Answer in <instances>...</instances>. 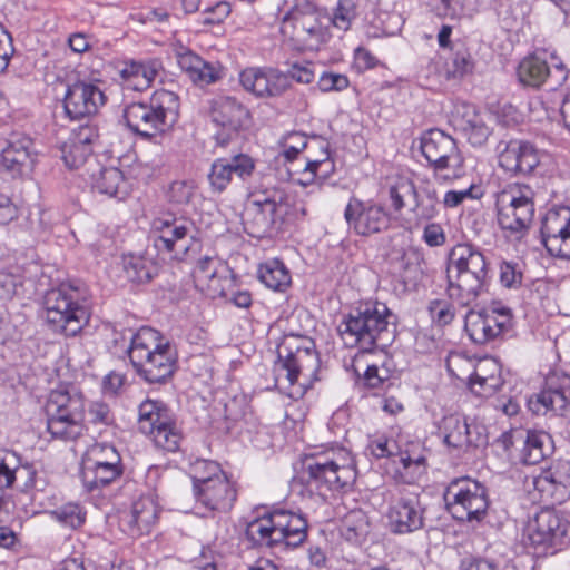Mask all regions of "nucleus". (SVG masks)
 <instances>
[{"label": "nucleus", "mask_w": 570, "mask_h": 570, "mask_svg": "<svg viewBox=\"0 0 570 570\" xmlns=\"http://www.w3.org/2000/svg\"><path fill=\"white\" fill-rule=\"evenodd\" d=\"M279 155L283 156L286 161L295 160L304 150H312V145L307 137L304 134L297 131L285 135L279 140Z\"/></svg>", "instance_id": "nucleus-52"}, {"label": "nucleus", "mask_w": 570, "mask_h": 570, "mask_svg": "<svg viewBox=\"0 0 570 570\" xmlns=\"http://www.w3.org/2000/svg\"><path fill=\"white\" fill-rule=\"evenodd\" d=\"M344 218L348 227L361 236L379 234L390 225V215L383 205L356 197L350 198Z\"/></svg>", "instance_id": "nucleus-20"}, {"label": "nucleus", "mask_w": 570, "mask_h": 570, "mask_svg": "<svg viewBox=\"0 0 570 570\" xmlns=\"http://www.w3.org/2000/svg\"><path fill=\"white\" fill-rule=\"evenodd\" d=\"M287 193L276 186L259 184L253 186L247 196L245 226L253 236L271 234L288 214Z\"/></svg>", "instance_id": "nucleus-8"}, {"label": "nucleus", "mask_w": 570, "mask_h": 570, "mask_svg": "<svg viewBox=\"0 0 570 570\" xmlns=\"http://www.w3.org/2000/svg\"><path fill=\"white\" fill-rule=\"evenodd\" d=\"M189 474L193 479L194 491L202 488L213 479H222L226 476L220 465L212 460L196 459L190 463Z\"/></svg>", "instance_id": "nucleus-50"}, {"label": "nucleus", "mask_w": 570, "mask_h": 570, "mask_svg": "<svg viewBox=\"0 0 570 570\" xmlns=\"http://www.w3.org/2000/svg\"><path fill=\"white\" fill-rule=\"evenodd\" d=\"M275 522L274 511L257 518L248 523L246 533L247 537L257 544L274 546L277 544L274 538Z\"/></svg>", "instance_id": "nucleus-49"}, {"label": "nucleus", "mask_w": 570, "mask_h": 570, "mask_svg": "<svg viewBox=\"0 0 570 570\" xmlns=\"http://www.w3.org/2000/svg\"><path fill=\"white\" fill-rule=\"evenodd\" d=\"M51 517L65 527L80 528L86 521V511L75 502H68L50 512Z\"/></svg>", "instance_id": "nucleus-51"}, {"label": "nucleus", "mask_w": 570, "mask_h": 570, "mask_svg": "<svg viewBox=\"0 0 570 570\" xmlns=\"http://www.w3.org/2000/svg\"><path fill=\"white\" fill-rule=\"evenodd\" d=\"M179 106V97L175 92L159 89L148 101L127 105L122 117L132 132L150 139L166 132L176 124Z\"/></svg>", "instance_id": "nucleus-4"}, {"label": "nucleus", "mask_w": 570, "mask_h": 570, "mask_svg": "<svg viewBox=\"0 0 570 570\" xmlns=\"http://www.w3.org/2000/svg\"><path fill=\"white\" fill-rule=\"evenodd\" d=\"M43 311L48 328L65 336L79 334L89 320L82 291L69 283L47 292Z\"/></svg>", "instance_id": "nucleus-7"}, {"label": "nucleus", "mask_w": 570, "mask_h": 570, "mask_svg": "<svg viewBox=\"0 0 570 570\" xmlns=\"http://www.w3.org/2000/svg\"><path fill=\"white\" fill-rule=\"evenodd\" d=\"M197 503L212 512H228L237 498L234 483L226 475L213 479L202 488L194 491Z\"/></svg>", "instance_id": "nucleus-31"}, {"label": "nucleus", "mask_w": 570, "mask_h": 570, "mask_svg": "<svg viewBox=\"0 0 570 570\" xmlns=\"http://www.w3.org/2000/svg\"><path fill=\"white\" fill-rule=\"evenodd\" d=\"M177 61L193 82L200 86L214 83L222 78L223 68L218 62L206 61L190 50L178 52Z\"/></svg>", "instance_id": "nucleus-35"}, {"label": "nucleus", "mask_w": 570, "mask_h": 570, "mask_svg": "<svg viewBox=\"0 0 570 570\" xmlns=\"http://www.w3.org/2000/svg\"><path fill=\"white\" fill-rule=\"evenodd\" d=\"M368 515L363 510H352L342 520L341 534L352 544L364 543L371 533Z\"/></svg>", "instance_id": "nucleus-44"}, {"label": "nucleus", "mask_w": 570, "mask_h": 570, "mask_svg": "<svg viewBox=\"0 0 570 570\" xmlns=\"http://www.w3.org/2000/svg\"><path fill=\"white\" fill-rule=\"evenodd\" d=\"M432 10L438 17L452 21L460 20L465 16H472V13L465 12L464 2H435Z\"/></svg>", "instance_id": "nucleus-63"}, {"label": "nucleus", "mask_w": 570, "mask_h": 570, "mask_svg": "<svg viewBox=\"0 0 570 570\" xmlns=\"http://www.w3.org/2000/svg\"><path fill=\"white\" fill-rule=\"evenodd\" d=\"M92 187L100 194L119 199H124L128 194L124 174L116 167L101 168L99 174L92 177Z\"/></svg>", "instance_id": "nucleus-43"}, {"label": "nucleus", "mask_w": 570, "mask_h": 570, "mask_svg": "<svg viewBox=\"0 0 570 570\" xmlns=\"http://www.w3.org/2000/svg\"><path fill=\"white\" fill-rule=\"evenodd\" d=\"M230 177L237 176L242 180H246L254 174L256 163L253 157L247 154H237L227 158Z\"/></svg>", "instance_id": "nucleus-57"}, {"label": "nucleus", "mask_w": 570, "mask_h": 570, "mask_svg": "<svg viewBox=\"0 0 570 570\" xmlns=\"http://www.w3.org/2000/svg\"><path fill=\"white\" fill-rule=\"evenodd\" d=\"M535 193L525 184H509L497 196L498 223L502 229L520 233L534 216Z\"/></svg>", "instance_id": "nucleus-13"}, {"label": "nucleus", "mask_w": 570, "mask_h": 570, "mask_svg": "<svg viewBox=\"0 0 570 570\" xmlns=\"http://www.w3.org/2000/svg\"><path fill=\"white\" fill-rule=\"evenodd\" d=\"M395 321V315L386 304L375 301L351 309L338 326L344 345L360 348L352 358L351 367L355 375L363 376L368 387H379L386 379L367 357L375 348H384L393 341Z\"/></svg>", "instance_id": "nucleus-1"}, {"label": "nucleus", "mask_w": 570, "mask_h": 570, "mask_svg": "<svg viewBox=\"0 0 570 570\" xmlns=\"http://www.w3.org/2000/svg\"><path fill=\"white\" fill-rule=\"evenodd\" d=\"M448 511L459 521H481L489 508L487 488L471 478L452 480L445 489Z\"/></svg>", "instance_id": "nucleus-11"}, {"label": "nucleus", "mask_w": 570, "mask_h": 570, "mask_svg": "<svg viewBox=\"0 0 570 570\" xmlns=\"http://www.w3.org/2000/svg\"><path fill=\"white\" fill-rule=\"evenodd\" d=\"M503 385L501 364L493 357L479 360L474 371L469 376V387L472 393L489 397Z\"/></svg>", "instance_id": "nucleus-32"}, {"label": "nucleus", "mask_w": 570, "mask_h": 570, "mask_svg": "<svg viewBox=\"0 0 570 570\" xmlns=\"http://www.w3.org/2000/svg\"><path fill=\"white\" fill-rule=\"evenodd\" d=\"M350 80L346 75L324 71L317 81V87L322 92H340L347 89Z\"/></svg>", "instance_id": "nucleus-61"}, {"label": "nucleus", "mask_w": 570, "mask_h": 570, "mask_svg": "<svg viewBox=\"0 0 570 570\" xmlns=\"http://www.w3.org/2000/svg\"><path fill=\"white\" fill-rule=\"evenodd\" d=\"M210 187L216 193L224 191L232 181L227 158L216 159L208 174Z\"/></svg>", "instance_id": "nucleus-55"}, {"label": "nucleus", "mask_w": 570, "mask_h": 570, "mask_svg": "<svg viewBox=\"0 0 570 570\" xmlns=\"http://www.w3.org/2000/svg\"><path fill=\"white\" fill-rule=\"evenodd\" d=\"M106 101L99 82L79 80L68 86L63 108L70 119H82L96 115Z\"/></svg>", "instance_id": "nucleus-22"}, {"label": "nucleus", "mask_w": 570, "mask_h": 570, "mask_svg": "<svg viewBox=\"0 0 570 570\" xmlns=\"http://www.w3.org/2000/svg\"><path fill=\"white\" fill-rule=\"evenodd\" d=\"M160 508L154 493L140 495L129 514L121 519L122 531L131 538L149 534L157 524Z\"/></svg>", "instance_id": "nucleus-27"}, {"label": "nucleus", "mask_w": 570, "mask_h": 570, "mask_svg": "<svg viewBox=\"0 0 570 570\" xmlns=\"http://www.w3.org/2000/svg\"><path fill=\"white\" fill-rule=\"evenodd\" d=\"M46 413L59 415L85 414L83 395L75 389H57L51 391L46 404Z\"/></svg>", "instance_id": "nucleus-38"}, {"label": "nucleus", "mask_w": 570, "mask_h": 570, "mask_svg": "<svg viewBox=\"0 0 570 570\" xmlns=\"http://www.w3.org/2000/svg\"><path fill=\"white\" fill-rule=\"evenodd\" d=\"M230 11V2H215V4L202 9L200 22L204 24L220 23L229 16Z\"/></svg>", "instance_id": "nucleus-62"}, {"label": "nucleus", "mask_w": 570, "mask_h": 570, "mask_svg": "<svg viewBox=\"0 0 570 570\" xmlns=\"http://www.w3.org/2000/svg\"><path fill=\"white\" fill-rule=\"evenodd\" d=\"M124 472L121 455L112 444L95 443L82 456L81 480L90 492L112 484L124 475Z\"/></svg>", "instance_id": "nucleus-10"}, {"label": "nucleus", "mask_w": 570, "mask_h": 570, "mask_svg": "<svg viewBox=\"0 0 570 570\" xmlns=\"http://www.w3.org/2000/svg\"><path fill=\"white\" fill-rule=\"evenodd\" d=\"M428 309L432 321L440 326L450 324L455 315L452 304L445 299L431 301Z\"/></svg>", "instance_id": "nucleus-60"}, {"label": "nucleus", "mask_w": 570, "mask_h": 570, "mask_svg": "<svg viewBox=\"0 0 570 570\" xmlns=\"http://www.w3.org/2000/svg\"><path fill=\"white\" fill-rule=\"evenodd\" d=\"M160 70V61L151 59L146 62H124V66L119 70V73L128 88H131L134 90H144L150 87V85L158 76Z\"/></svg>", "instance_id": "nucleus-36"}, {"label": "nucleus", "mask_w": 570, "mask_h": 570, "mask_svg": "<svg viewBox=\"0 0 570 570\" xmlns=\"http://www.w3.org/2000/svg\"><path fill=\"white\" fill-rule=\"evenodd\" d=\"M259 281L275 292H284L292 283L291 273L279 259H271L258 268Z\"/></svg>", "instance_id": "nucleus-46"}, {"label": "nucleus", "mask_w": 570, "mask_h": 570, "mask_svg": "<svg viewBox=\"0 0 570 570\" xmlns=\"http://www.w3.org/2000/svg\"><path fill=\"white\" fill-rule=\"evenodd\" d=\"M311 145L312 149L320 150V155H307L305 157L303 175L306 178L299 179V183L304 186L311 184L317 177L326 178L334 168V164L330 159L328 144L324 140L313 139Z\"/></svg>", "instance_id": "nucleus-40"}, {"label": "nucleus", "mask_w": 570, "mask_h": 570, "mask_svg": "<svg viewBox=\"0 0 570 570\" xmlns=\"http://www.w3.org/2000/svg\"><path fill=\"white\" fill-rule=\"evenodd\" d=\"M277 371L284 372L289 385H305L318 368L320 360L314 343L302 336H286L277 347Z\"/></svg>", "instance_id": "nucleus-12"}, {"label": "nucleus", "mask_w": 570, "mask_h": 570, "mask_svg": "<svg viewBox=\"0 0 570 570\" xmlns=\"http://www.w3.org/2000/svg\"><path fill=\"white\" fill-rule=\"evenodd\" d=\"M416 191L417 188L411 179L405 177L399 178L389 190L393 209L401 212L407 205V199L414 200Z\"/></svg>", "instance_id": "nucleus-53"}, {"label": "nucleus", "mask_w": 570, "mask_h": 570, "mask_svg": "<svg viewBox=\"0 0 570 570\" xmlns=\"http://www.w3.org/2000/svg\"><path fill=\"white\" fill-rule=\"evenodd\" d=\"M194 230L190 218L166 214L153 220L150 239L158 255L184 261L194 243Z\"/></svg>", "instance_id": "nucleus-9"}, {"label": "nucleus", "mask_w": 570, "mask_h": 570, "mask_svg": "<svg viewBox=\"0 0 570 570\" xmlns=\"http://www.w3.org/2000/svg\"><path fill=\"white\" fill-rule=\"evenodd\" d=\"M98 137V128L92 124H85L72 130L68 139L81 147L78 153V161L81 159L82 155L92 154V145Z\"/></svg>", "instance_id": "nucleus-54"}, {"label": "nucleus", "mask_w": 570, "mask_h": 570, "mask_svg": "<svg viewBox=\"0 0 570 570\" xmlns=\"http://www.w3.org/2000/svg\"><path fill=\"white\" fill-rule=\"evenodd\" d=\"M525 537L535 549L557 551L570 542V521L561 512L542 509L529 520Z\"/></svg>", "instance_id": "nucleus-15"}, {"label": "nucleus", "mask_w": 570, "mask_h": 570, "mask_svg": "<svg viewBox=\"0 0 570 570\" xmlns=\"http://www.w3.org/2000/svg\"><path fill=\"white\" fill-rule=\"evenodd\" d=\"M80 146L71 140H67L62 144L60 151H61V159L63 160L65 165L70 169H78L80 168L87 159L91 156V154H85L82 155L81 159L78 161V153L80 151Z\"/></svg>", "instance_id": "nucleus-64"}, {"label": "nucleus", "mask_w": 570, "mask_h": 570, "mask_svg": "<svg viewBox=\"0 0 570 570\" xmlns=\"http://www.w3.org/2000/svg\"><path fill=\"white\" fill-rule=\"evenodd\" d=\"M242 87L258 98L277 97L291 86L284 72L271 67H248L240 71Z\"/></svg>", "instance_id": "nucleus-25"}, {"label": "nucleus", "mask_w": 570, "mask_h": 570, "mask_svg": "<svg viewBox=\"0 0 570 570\" xmlns=\"http://www.w3.org/2000/svg\"><path fill=\"white\" fill-rule=\"evenodd\" d=\"M528 491L543 502L562 503L570 495V462L553 461L525 480Z\"/></svg>", "instance_id": "nucleus-17"}, {"label": "nucleus", "mask_w": 570, "mask_h": 570, "mask_svg": "<svg viewBox=\"0 0 570 570\" xmlns=\"http://www.w3.org/2000/svg\"><path fill=\"white\" fill-rule=\"evenodd\" d=\"M355 16L353 2H337L331 12L316 10L313 2H296L284 21L292 20L296 31L305 33L304 40L313 48L328 40L331 28L348 30Z\"/></svg>", "instance_id": "nucleus-6"}, {"label": "nucleus", "mask_w": 570, "mask_h": 570, "mask_svg": "<svg viewBox=\"0 0 570 570\" xmlns=\"http://www.w3.org/2000/svg\"><path fill=\"white\" fill-rule=\"evenodd\" d=\"M552 63L549 65L538 55L524 58L518 68V78L525 86L539 88L543 83L554 90L562 86L568 79L566 66L556 57H551Z\"/></svg>", "instance_id": "nucleus-24"}, {"label": "nucleus", "mask_w": 570, "mask_h": 570, "mask_svg": "<svg viewBox=\"0 0 570 570\" xmlns=\"http://www.w3.org/2000/svg\"><path fill=\"white\" fill-rule=\"evenodd\" d=\"M510 438L525 464H537L553 451L552 439L544 431L518 429L512 431Z\"/></svg>", "instance_id": "nucleus-29"}, {"label": "nucleus", "mask_w": 570, "mask_h": 570, "mask_svg": "<svg viewBox=\"0 0 570 570\" xmlns=\"http://www.w3.org/2000/svg\"><path fill=\"white\" fill-rule=\"evenodd\" d=\"M542 244L551 256L570 259V208L547 212L541 224Z\"/></svg>", "instance_id": "nucleus-23"}, {"label": "nucleus", "mask_w": 570, "mask_h": 570, "mask_svg": "<svg viewBox=\"0 0 570 570\" xmlns=\"http://www.w3.org/2000/svg\"><path fill=\"white\" fill-rule=\"evenodd\" d=\"M208 114L212 121L222 127V131L215 135V140L223 148L237 137L250 118L249 110L230 96L212 98L208 101Z\"/></svg>", "instance_id": "nucleus-19"}, {"label": "nucleus", "mask_w": 570, "mask_h": 570, "mask_svg": "<svg viewBox=\"0 0 570 570\" xmlns=\"http://www.w3.org/2000/svg\"><path fill=\"white\" fill-rule=\"evenodd\" d=\"M528 407L535 415L551 413L570 421V392L563 387L549 386L530 396Z\"/></svg>", "instance_id": "nucleus-34"}, {"label": "nucleus", "mask_w": 570, "mask_h": 570, "mask_svg": "<svg viewBox=\"0 0 570 570\" xmlns=\"http://www.w3.org/2000/svg\"><path fill=\"white\" fill-rule=\"evenodd\" d=\"M196 194V187L193 181L177 180L170 184L167 198L175 205H187Z\"/></svg>", "instance_id": "nucleus-56"}, {"label": "nucleus", "mask_w": 570, "mask_h": 570, "mask_svg": "<svg viewBox=\"0 0 570 570\" xmlns=\"http://www.w3.org/2000/svg\"><path fill=\"white\" fill-rule=\"evenodd\" d=\"M512 326V311L507 306L492 304L480 312H468L464 328L472 342L483 345L503 336Z\"/></svg>", "instance_id": "nucleus-18"}, {"label": "nucleus", "mask_w": 570, "mask_h": 570, "mask_svg": "<svg viewBox=\"0 0 570 570\" xmlns=\"http://www.w3.org/2000/svg\"><path fill=\"white\" fill-rule=\"evenodd\" d=\"M139 430L153 438L156 446L175 452L181 442V432L167 406L159 401L146 400L138 411Z\"/></svg>", "instance_id": "nucleus-14"}, {"label": "nucleus", "mask_w": 570, "mask_h": 570, "mask_svg": "<svg viewBox=\"0 0 570 570\" xmlns=\"http://www.w3.org/2000/svg\"><path fill=\"white\" fill-rule=\"evenodd\" d=\"M386 518L391 531L396 534H409L422 529L425 520V507L420 494L401 492L391 501Z\"/></svg>", "instance_id": "nucleus-21"}, {"label": "nucleus", "mask_w": 570, "mask_h": 570, "mask_svg": "<svg viewBox=\"0 0 570 570\" xmlns=\"http://www.w3.org/2000/svg\"><path fill=\"white\" fill-rule=\"evenodd\" d=\"M498 153L499 166L511 175H529L540 164V153L529 141L517 139L502 141Z\"/></svg>", "instance_id": "nucleus-26"}, {"label": "nucleus", "mask_w": 570, "mask_h": 570, "mask_svg": "<svg viewBox=\"0 0 570 570\" xmlns=\"http://www.w3.org/2000/svg\"><path fill=\"white\" fill-rule=\"evenodd\" d=\"M419 219L429 220L434 218L440 210L439 193L433 184L425 181L416 191L414 206L411 208Z\"/></svg>", "instance_id": "nucleus-47"}, {"label": "nucleus", "mask_w": 570, "mask_h": 570, "mask_svg": "<svg viewBox=\"0 0 570 570\" xmlns=\"http://www.w3.org/2000/svg\"><path fill=\"white\" fill-rule=\"evenodd\" d=\"M273 511L274 538H276L277 544L284 543L287 547L296 548L303 543L307 537V522L304 517L284 509Z\"/></svg>", "instance_id": "nucleus-33"}, {"label": "nucleus", "mask_w": 570, "mask_h": 570, "mask_svg": "<svg viewBox=\"0 0 570 570\" xmlns=\"http://www.w3.org/2000/svg\"><path fill=\"white\" fill-rule=\"evenodd\" d=\"M499 278L503 287L515 289L522 285L523 273L518 263L504 261L500 264Z\"/></svg>", "instance_id": "nucleus-58"}, {"label": "nucleus", "mask_w": 570, "mask_h": 570, "mask_svg": "<svg viewBox=\"0 0 570 570\" xmlns=\"http://www.w3.org/2000/svg\"><path fill=\"white\" fill-rule=\"evenodd\" d=\"M302 481L325 495L326 491L352 485L356 479L354 459L345 448H331L306 458Z\"/></svg>", "instance_id": "nucleus-5"}, {"label": "nucleus", "mask_w": 570, "mask_h": 570, "mask_svg": "<svg viewBox=\"0 0 570 570\" xmlns=\"http://www.w3.org/2000/svg\"><path fill=\"white\" fill-rule=\"evenodd\" d=\"M421 254L412 248L394 250L390 255V265L394 274L404 282L415 279L421 272Z\"/></svg>", "instance_id": "nucleus-45"}, {"label": "nucleus", "mask_w": 570, "mask_h": 570, "mask_svg": "<svg viewBox=\"0 0 570 570\" xmlns=\"http://www.w3.org/2000/svg\"><path fill=\"white\" fill-rule=\"evenodd\" d=\"M124 271L134 283L149 282L158 273V266L146 255H127L124 257Z\"/></svg>", "instance_id": "nucleus-48"}, {"label": "nucleus", "mask_w": 570, "mask_h": 570, "mask_svg": "<svg viewBox=\"0 0 570 570\" xmlns=\"http://www.w3.org/2000/svg\"><path fill=\"white\" fill-rule=\"evenodd\" d=\"M17 465V454L11 451H0V490L12 488L14 485V470Z\"/></svg>", "instance_id": "nucleus-59"}, {"label": "nucleus", "mask_w": 570, "mask_h": 570, "mask_svg": "<svg viewBox=\"0 0 570 570\" xmlns=\"http://www.w3.org/2000/svg\"><path fill=\"white\" fill-rule=\"evenodd\" d=\"M441 430L444 443L449 448L464 449L487 444L484 428L469 424L466 419L459 415H449L443 419Z\"/></svg>", "instance_id": "nucleus-30"}, {"label": "nucleus", "mask_w": 570, "mask_h": 570, "mask_svg": "<svg viewBox=\"0 0 570 570\" xmlns=\"http://www.w3.org/2000/svg\"><path fill=\"white\" fill-rule=\"evenodd\" d=\"M455 126L474 147L483 146L491 135L484 117L473 107H464L463 114L455 118Z\"/></svg>", "instance_id": "nucleus-37"}, {"label": "nucleus", "mask_w": 570, "mask_h": 570, "mask_svg": "<svg viewBox=\"0 0 570 570\" xmlns=\"http://www.w3.org/2000/svg\"><path fill=\"white\" fill-rule=\"evenodd\" d=\"M128 355L137 374L149 384L165 383L174 373L175 352L169 341L151 327L142 326L132 334Z\"/></svg>", "instance_id": "nucleus-3"}, {"label": "nucleus", "mask_w": 570, "mask_h": 570, "mask_svg": "<svg viewBox=\"0 0 570 570\" xmlns=\"http://www.w3.org/2000/svg\"><path fill=\"white\" fill-rule=\"evenodd\" d=\"M396 458L401 464L397 471L407 483H413L425 474L426 458L420 443H410L404 450L399 448Z\"/></svg>", "instance_id": "nucleus-39"}, {"label": "nucleus", "mask_w": 570, "mask_h": 570, "mask_svg": "<svg viewBox=\"0 0 570 570\" xmlns=\"http://www.w3.org/2000/svg\"><path fill=\"white\" fill-rule=\"evenodd\" d=\"M420 149L435 173L444 170V179L459 178L463 175V157L455 140L440 129H430L420 138Z\"/></svg>", "instance_id": "nucleus-16"}, {"label": "nucleus", "mask_w": 570, "mask_h": 570, "mask_svg": "<svg viewBox=\"0 0 570 570\" xmlns=\"http://www.w3.org/2000/svg\"><path fill=\"white\" fill-rule=\"evenodd\" d=\"M446 292L462 307L473 304L484 291L489 263L483 252L471 243H459L449 253Z\"/></svg>", "instance_id": "nucleus-2"}, {"label": "nucleus", "mask_w": 570, "mask_h": 570, "mask_svg": "<svg viewBox=\"0 0 570 570\" xmlns=\"http://www.w3.org/2000/svg\"><path fill=\"white\" fill-rule=\"evenodd\" d=\"M31 148L32 140L29 137L12 135L1 151L0 169L12 178L29 174L35 163Z\"/></svg>", "instance_id": "nucleus-28"}, {"label": "nucleus", "mask_w": 570, "mask_h": 570, "mask_svg": "<svg viewBox=\"0 0 570 570\" xmlns=\"http://www.w3.org/2000/svg\"><path fill=\"white\" fill-rule=\"evenodd\" d=\"M85 414L59 415L47 413V431L52 439L60 441H73L82 435Z\"/></svg>", "instance_id": "nucleus-41"}, {"label": "nucleus", "mask_w": 570, "mask_h": 570, "mask_svg": "<svg viewBox=\"0 0 570 570\" xmlns=\"http://www.w3.org/2000/svg\"><path fill=\"white\" fill-rule=\"evenodd\" d=\"M222 263L217 257H202L193 272L196 286L202 291H206L213 295L223 291L222 281L218 276V269Z\"/></svg>", "instance_id": "nucleus-42"}]
</instances>
